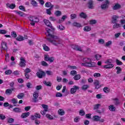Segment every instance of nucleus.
I'll list each match as a JSON object with an SVG mask.
<instances>
[{
    "label": "nucleus",
    "instance_id": "44",
    "mask_svg": "<svg viewBox=\"0 0 125 125\" xmlns=\"http://www.w3.org/2000/svg\"><path fill=\"white\" fill-rule=\"evenodd\" d=\"M120 24L115 23V24L113 25V29H118V28H120Z\"/></svg>",
    "mask_w": 125,
    "mask_h": 125
},
{
    "label": "nucleus",
    "instance_id": "59",
    "mask_svg": "<svg viewBox=\"0 0 125 125\" xmlns=\"http://www.w3.org/2000/svg\"><path fill=\"white\" fill-rule=\"evenodd\" d=\"M100 107V104H97L94 105V110H97V109H99Z\"/></svg>",
    "mask_w": 125,
    "mask_h": 125
},
{
    "label": "nucleus",
    "instance_id": "45",
    "mask_svg": "<svg viewBox=\"0 0 125 125\" xmlns=\"http://www.w3.org/2000/svg\"><path fill=\"white\" fill-rule=\"evenodd\" d=\"M94 77L95 78H99L100 77H101V74L99 73H95L94 74Z\"/></svg>",
    "mask_w": 125,
    "mask_h": 125
},
{
    "label": "nucleus",
    "instance_id": "50",
    "mask_svg": "<svg viewBox=\"0 0 125 125\" xmlns=\"http://www.w3.org/2000/svg\"><path fill=\"white\" fill-rule=\"evenodd\" d=\"M93 120H94V121H99L100 119V117H99V116H94L93 117Z\"/></svg>",
    "mask_w": 125,
    "mask_h": 125
},
{
    "label": "nucleus",
    "instance_id": "37",
    "mask_svg": "<svg viewBox=\"0 0 125 125\" xmlns=\"http://www.w3.org/2000/svg\"><path fill=\"white\" fill-rule=\"evenodd\" d=\"M43 83L47 86H51V83L49 82H47L46 81H44Z\"/></svg>",
    "mask_w": 125,
    "mask_h": 125
},
{
    "label": "nucleus",
    "instance_id": "9",
    "mask_svg": "<svg viewBox=\"0 0 125 125\" xmlns=\"http://www.w3.org/2000/svg\"><path fill=\"white\" fill-rule=\"evenodd\" d=\"M78 89H80V87L79 86L76 85L73 86V87L70 89V93H71V94L76 93Z\"/></svg>",
    "mask_w": 125,
    "mask_h": 125
},
{
    "label": "nucleus",
    "instance_id": "30",
    "mask_svg": "<svg viewBox=\"0 0 125 125\" xmlns=\"http://www.w3.org/2000/svg\"><path fill=\"white\" fill-rule=\"evenodd\" d=\"M116 70H117V74H121L122 72V68L120 66H117L116 67Z\"/></svg>",
    "mask_w": 125,
    "mask_h": 125
},
{
    "label": "nucleus",
    "instance_id": "54",
    "mask_svg": "<svg viewBox=\"0 0 125 125\" xmlns=\"http://www.w3.org/2000/svg\"><path fill=\"white\" fill-rule=\"evenodd\" d=\"M19 8L20 9V10H21L22 11H26V10L25 9V7L24 6L21 5L19 6Z\"/></svg>",
    "mask_w": 125,
    "mask_h": 125
},
{
    "label": "nucleus",
    "instance_id": "41",
    "mask_svg": "<svg viewBox=\"0 0 125 125\" xmlns=\"http://www.w3.org/2000/svg\"><path fill=\"white\" fill-rule=\"evenodd\" d=\"M58 28L60 30V31H64V30H65V27L63 26L62 25H59Z\"/></svg>",
    "mask_w": 125,
    "mask_h": 125
},
{
    "label": "nucleus",
    "instance_id": "34",
    "mask_svg": "<svg viewBox=\"0 0 125 125\" xmlns=\"http://www.w3.org/2000/svg\"><path fill=\"white\" fill-rule=\"evenodd\" d=\"M62 14V13L60 11H56L55 12V15H56V16H58V17L61 16Z\"/></svg>",
    "mask_w": 125,
    "mask_h": 125
},
{
    "label": "nucleus",
    "instance_id": "52",
    "mask_svg": "<svg viewBox=\"0 0 125 125\" xmlns=\"http://www.w3.org/2000/svg\"><path fill=\"white\" fill-rule=\"evenodd\" d=\"M45 7H50L51 6V3L50 2H47L45 4Z\"/></svg>",
    "mask_w": 125,
    "mask_h": 125
},
{
    "label": "nucleus",
    "instance_id": "4",
    "mask_svg": "<svg viewBox=\"0 0 125 125\" xmlns=\"http://www.w3.org/2000/svg\"><path fill=\"white\" fill-rule=\"evenodd\" d=\"M110 2L108 0H105V3L102 4L101 5V8H102L103 10H106L108 7H109V4Z\"/></svg>",
    "mask_w": 125,
    "mask_h": 125
},
{
    "label": "nucleus",
    "instance_id": "25",
    "mask_svg": "<svg viewBox=\"0 0 125 125\" xmlns=\"http://www.w3.org/2000/svg\"><path fill=\"white\" fill-rule=\"evenodd\" d=\"M80 16L81 18H83L84 19H85L87 17V16H86V14L85 13L82 12L80 13Z\"/></svg>",
    "mask_w": 125,
    "mask_h": 125
},
{
    "label": "nucleus",
    "instance_id": "23",
    "mask_svg": "<svg viewBox=\"0 0 125 125\" xmlns=\"http://www.w3.org/2000/svg\"><path fill=\"white\" fill-rule=\"evenodd\" d=\"M43 48L45 51H49L50 50V49L49 48L48 46L46 45L45 44H42Z\"/></svg>",
    "mask_w": 125,
    "mask_h": 125
},
{
    "label": "nucleus",
    "instance_id": "17",
    "mask_svg": "<svg viewBox=\"0 0 125 125\" xmlns=\"http://www.w3.org/2000/svg\"><path fill=\"white\" fill-rule=\"evenodd\" d=\"M28 116H30V112L24 113L21 114V118H22V119H25V118H27Z\"/></svg>",
    "mask_w": 125,
    "mask_h": 125
},
{
    "label": "nucleus",
    "instance_id": "49",
    "mask_svg": "<svg viewBox=\"0 0 125 125\" xmlns=\"http://www.w3.org/2000/svg\"><path fill=\"white\" fill-rule=\"evenodd\" d=\"M112 44V41H108L105 43V46L108 47V46H110Z\"/></svg>",
    "mask_w": 125,
    "mask_h": 125
},
{
    "label": "nucleus",
    "instance_id": "63",
    "mask_svg": "<svg viewBox=\"0 0 125 125\" xmlns=\"http://www.w3.org/2000/svg\"><path fill=\"white\" fill-rule=\"evenodd\" d=\"M35 118H38V119H41V114L40 113H35Z\"/></svg>",
    "mask_w": 125,
    "mask_h": 125
},
{
    "label": "nucleus",
    "instance_id": "11",
    "mask_svg": "<svg viewBox=\"0 0 125 125\" xmlns=\"http://www.w3.org/2000/svg\"><path fill=\"white\" fill-rule=\"evenodd\" d=\"M33 101L34 102H38V97H39V93L35 91L33 94Z\"/></svg>",
    "mask_w": 125,
    "mask_h": 125
},
{
    "label": "nucleus",
    "instance_id": "13",
    "mask_svg": "<svg viewBox=\"0 0 125 125\" xmlns=\"http://www.w3.org/2000/svg\"><path fill=\"white\" fill-rule=\"evenodd\" d=\"M114 64L111 63V64H107L106 65H105L104 66V69H112V68H113Z\"/></svg>",
    "mask_w": 125,
    "mask_h": 125
},
{
    "label": "nucleus",
    "instance_id": "6",
    "mask_svg": "<svg viewBox=\"0 0 125 125\" xmlns=\"http://www.w3.org/2000/svg\"><path fill=\"white\" fill-rule=\"evenodd\" d=\"M36 75L39 79H42V77H44V76H45V72L42 70H40L39 72L36 73Z\"/></svg>",
    "mask_w": 125,
    "mask_h": 125
},
{
    "label": "nucleus",
    "instance_id": "19",
    "mask_svg": "<svg viewBox=\"0 0 125 125\" xmlns=\"http://www.w3.org/2000/svg\"><path fill=\"white\" fill-rule=\"evenodd\" d=\"M83 31L84 32H89L90 31H91V27L89 26H86L84 27Z\"/></svg>",
    "mask_w": 125,
    "mask_h": 125
},
{
    "label": "nucleus",
    "instance_id": "15",
    "mask_svg": "<svg viewBox=\"0 0 125 125\" xmlns=\"http://www.w3.org/2000/svg\"><path fill=\"white\" fill-rule=\"evenodd\" d=\"M2 48L4 50H7V44L5 42H2L1 43Z\"/></svg>",
    "mask_w": 125,
    "mask_h": 125
},
{
    "label": "nucleus",
    "instance_id": "1",
    "mask_svg": "<svg viewBox=\"0 0 125 125\" xmlns=\"http://www.w3.org/2000/svg\"><path fill=\"white\" fill-rule=\"evenodd\" d=\"M44 22L47 27H49L51 28H46V31L47 32V33H45L46 35L48 37H50V38H47V41L52 44L53 45H55V46H57L58 47L63 46V41L62 40H61L59 37L51 34L53 33V31H54L55 29L52 27V25L51 24V23H50V21L45 19L44 20Z\"/></svg>",
    "mask_w": 125,
    "mask_h": 125
},
{
    "label": "nucleus",
    "instance_id": "39",
    "mask_svg": "<svg viewBox=\"0 0 125 125\" xmlns=\"http://www.w3.org/2000/svg\"><path fill=\"white\" fill-rule=\"evenodd\" d=\"M116 63L118 66H120L123 64V62L119 60L118 59L116 60Z\"/></svg>",
    "mask_w": 125,
    "mask_h": 125
},
{
    "label": "nucleus",
    "instance_id": "58",
    "mask_svg": "<svg viewBox=\"0 0 125 125\" xmlns=\"http://www.w3.org/2000/svg\"><path fill=\"white\" fill-rule=\"evenodd\" d=\"M11 36L13 38H16V37H17V34H16V32L13 31L11 32Z\"/></svg>",
    "mask_w": 125,
    "mask_h": 125
},
{
    "label": "nucleus",
    "instance_id": "12",
    "mask_svg": "<svg viewBox=\"0 0 125 125\" xmlns=\"http://www.w3.org/2000/svg\"><path fill=\"white\" fill-rule=\"evenodd\" d=\"M94 84L95 86L96 89H99V88H100V85L99 84V81L98 80H96L94 82Z\"/></svg>",
    "mask_w": 125,
    "mask_h": 125
},
{
    "label": "nucleus",
    "instance_id": "10",
    "mask_svg": "<svg viewBox=\"0 0 125 125\" xmlns=\"http://www.w3.org/2000/svg\"><path fill=\"white\" fill-rule=\"evenodd\" d=\"M118 19H119V16L113 15L112 17V23H113V24H116V23H118Z\"/></svg>",
    "mask_w": 125,
    "mask_h": 125
},
{
    "label": "nucleus",
    "instance_id": "38",
    "mask_svg": "<svg viewBox=\"0 0 125 125\" xmlns=\"http://www.w3.org/2000/svg\"><path fill=\"white\" fill-rule=\"evenodd\" d=\"M46 117L49 120H53V116L50 115V114H46Z\"/></svg>",
    "mask_w": 125,
    "mask_h": 125
},
{
    "label": "nucleus",
    "instance_id": "47",
    "mask_svg": "<svg viewBox=\"0 0 125 125\" xmlns=\"http://www.w3.org/2000/svg\"><path fill=\"white\" fill-rule=\"evenodd\" d=\"M12 73V71L11 70H7L5 71V74L6 75H11Z\"/></svg>",
    "mask_w": 125,
    "mask_h": 125
},
{
    "label": "nucleus",
    "instance_id": "24",
    "mask_svg": "<svg viewBox=\"0 0 125 125\" xmlns=\"http://www.w3.org/2000/svg\"><path fill=\"white\" fill-rule=\"evenodd\" d=\"M67 18V16L64 15L62 17V19L58 21V23H62L63 21H65V20Z\"/></svg>",
    "mask_w": 125,
    "mask_h": 125
},
{
    "label": "nucleus",
    "instance_id": "18",
    "mask_svg": "<svg viewBox=\"0 0 125 125\" xmlns=\"http://www.w3.org/2000/svg\"><path fill=\"white\" fill-rule=\"evenodd\" d=\"M58 113L60 116H64V115H65V111L62 109H60L58 110Z\"/></svg>",
    "mask_w": 125,
    "mask_h": 125
},
{
    "label": "nucleus",
    "instance_id": "35",
    "mask_svg": "<svg viewBox=\"0 0 125 125\" xmlns=\"http://www.w3.org/2000/svg\"><path fill=\"white\" fill-rule=\"evenodd\" d=\"M89 23L90 25H94L97 23V21H96L95 20H91L89 21Z\"/></svg>",
    "mask_w": 125,
    "mask_h": 125
},
{
    "label": "nucleus",
    "instance_id": "51",
    "mask_svg": "<svg viewBox=\"0 0 125 125\" xmlns=\"http://www.w3.org/2000/svg\"><path fill=\"white\" fill-rule=\"evenodd\" d=\"M68 69H71V70L77 69V66H76L68 65Z\"/></svg>",
    "mask_w": 125,
    "mask_h": 125
},
{
    "label": "nucleus",
    "instance_id": "20",
    "mask_svg": "<svg viewBox=\"0 0 125 125\" xmlns=\"http://www.w3.org/2000/svg\"><path fill=\"white\" fill-rule=\"evenodd\" d=\"M113 101H114V103L115 105H119V104H121V102H120V100H119V99L118 98H114L113 99Z\"/></svg>",
    "mask_w": 125,
    "mask_h": 125
},
{
    "label": "nucleus",
    "instance_id": "53",
    "mask_svg": "<svg viewBox=\"0 0 125 125\" xmlns=\"http://www.w3.org/2000/svg\"><path fill=\"white\" fill-rule=\"evenodd\" d=\"M71 19H75L77 18V14H72L70 16Z\"/></svg>",
    "mask_w": 125,
    "mask_h": 125
},
{
    "label": "nucleus",
    "instance_id": "61",
    "mask_svg": "<svg viewBox=\"0 0 125 125\" xmlns=\"http://www.w3.org/2000/svg\"><path fill=\"white\" fill-rule=\"evenodd\" d=\"M104 91L105 92V93H108V92H109V88L107 87H105L104 88Z\"/></svg>",
    "mask_w": 125,
    "mask_h": 125
},
{
    "label": "nucleus",
    "instance_id": "55",
    "mask_svg": "<svg viewBox=\"0 0 125 125\" xmlns=\"http://www.w3.org/2000/svg\"><path fill=\"white\" fill-rule=\"evenodd\" d=\"M5 115H3V114H0V120H2V121H3V120H5Z\"/></svg>",
    "mask_w": 125,
    "mask_h": 125
},
{
    "label": "nucleus",
    "instance_id": "42",
    "mask_svg": "<svg viewBox=\"0 0 125 125\" xmlns=\"http://www.w3.org/2000/svg\"><path fill=\"white\" fill-rule=\"evenodd\" d=\"M112 62H113V60L108 59L104 62V63L105 64H111Z\"/></svg>",
    "mask_w": 125,
    "mask_h": 125
},
{
    "label": "nucleus",
    "instance_id": "56",
    "mask_svg": "<svg viewBox=\"0 0 125 125\" xmlns=\"http://www.w3.org/2000/svg\"><path fill=\"white\" fill-rule=\"evenodd\" d=\"M17 14L20 15V16H21V17L24 16V13L22 12L21 11H17Z\"/></svg>",
    "mask_w": 125,
    "mask_h": 125
},
{
    "label": "nucleus",
    "instance_id": "26",
    "mask_svg": "<svg viewBox=\"0 0 125 125\" xmlns=\"http://www.w3.org/2000/svg\"><path fill=\"white\" fill-rule=\"evenodd\" d=\"M73 26L75 27H77V28H81L82 27V25L80 23L75 22L73 23Z\"/></svg>",
    "mask_w": 125,
    "mask_h": 125
},
{
    "label": "nucleus",
    "instance_id": "28",
    "mask_svg": "<svg viewBox=\"0 0 125 125\" xmlns=\"http://www.w3.org/2000/svg\"><path fill=\"white\" fill-rule=\"evenodd\" d=\"M31 4L32 5H33V6H34V7H37V6H38V3H37L35 0H32L31 1Z\"/></svg>",
    "mask_w": 125,
    "mask_h": 125
},
{
    "label": "nucleus",
    "instance_id": "32",
    "mask_svg": "<svg viewBox=\"0 0 125 125\" xmlns=\"http://www.w3.org/2000/svg\"><path fill=\"white\" fill-rule=\"evenodd\" d=\"M13 111L15 112V113H20L21 112V109L18 107H15L13 109Z\"/></svg>",
    "mask_w": 125,
    "mask_h": 125
},
{
    "label": "nucleus",
    "instance_id": "48",
    "mask_svg": "<svg viewBox=\"0 0 125 125\" xmlns=\"http://www.w3.org/2000/svg\"><path fill=\"white\" fill-rule=\"evenodd\" d=\"M11 101L13 103V104H17L18 103V101H17V99L15 98H13L11 100Z\"/></svg>",
    "mask_w": 125,
    "mask_h": 125
},
{
    "label": "nucleus",
    "instance_id": "16",
    "mask_svg": "<svg viewBox=\"0 0 125 125\" xmlns=\"http://www.w3.org/2000/svg\"><path fill=\"white\" fill-rule=\"evenodd\" d=\"M108 109L111 112H115L116 111V107H115L113 104H111L108 106Z\"/></svg>",
    "mask_w": 125,
    "mask_h": 125
},
{
    "label": "nucleus",
    "instance_id": "62",
    "mask_svg": "<svg viewBox=\"0 0 125 125\" xmlns=\"http://www.w3.org/2000/svg\"><path fill=\"white\" fill-rule=\"evenodd\" d=\"M25 73L28 74V73H31V69L29 68H26L25 70H24Z\"/></svg>",
    "mask_w": 125,
    "mask_h": 125
},
{
    "label": "nucleus",
    "instance_id": "7",
    "mask_svg": "<svg viewBox=\"0 0 125 125\" xmlns=\"http://www.w3.org/2000/svg\"><path fill=\"white\" fill-rule=\"evenodd\" d=\"M44 60L45 61H49L51 63L54 61V58L49 57V56L48 55H44Z\"/></svg>",
    "mask_w": 125,
    "mask_h": 125
},
{
    "label": "nucleus",
    "instance_id": "46",
    "mask_svg": "<svg viewBox=\"0 0 125 125\" xmlns=\"http://www.w3.org/2000/svg\"><path fill=\"white\" fill-rule=\"evenodd\" d=\"M101 57H102V56L99 55V54H97L95 56V58H96V60H97V61L100 60Z\"/></svg>",
    "mask_w": 125,
    "mask_h": 125
},
{
    "label": "nucleus",
    "instance_id": "21",
    "mask_svg": "<svg viewBox=\"0 0 125 125\" xmlns=\"http://www.w3.org/2000/svg\"><path fill=\"white\" fill-rule=\"evenodd\" d=\"M73 49L75 50H78L79 51H83V49L81 46L75 45L74 47H73Z\"/></svg>",
    "mask_w": 125,
    "mask_h": 125
},
{
    "label": "nucleus",
    "instance_id": "64",
    "mask_svg": "<svg viewBox=\"0 0 125 125\" xmlns=\"http://www.w3.org/2000/svg\"><path fill=\"white\" fill-rule=\"evenodd\" d=\"M71 75H72V76H75V75H77V71L75 70H72L70 72Z\"/></svg>",
    "mask_w": 125,
    "mask_h": 125
},
{
    "label": "nucleus",
    "instance_id": "29",
    "mask_svg": "<svg viewBox=\"0 0 125 125\" xmlns=\"http://www.w3.org/2000/svg\"><path fill=\"white\" fill-rule=\"evenodd\" d=\"M17 41L18 42H21L22 41H24V37L21 36H19L17 38H16Z\"/></svg>",
    "mask_w": 125,
    "mask_h": 125
},
{
    "label": "nucleus",
    "instance_id": "36",
    "mask_svg": "<svg viewBox=\"0 0 125 125\" xmlns=\"http://www.w3.org/2000/svg\"><path fill=\"white\" fill-rule=\"evenodd\" d=\"M81 79V75L78 74L76 75L74 77V79L75 80V81H78Z\"/></svg>",
    "mask_w": 125,
    "mask_h": 125
},
{
    "label": "nucleus",
    "instance_id": "43",
    "mask_svg": "<svg viewBox=\"0 0 125 125\" xmlns=\"http://www.w3.org/2000/svg\"><path fill=\"white\" fill-rule=\"evenodd\" d=\"M42 66H44V67H47L48 66V63L44 61H42L41 62Z\"/></svg>",
    "mask_w": 125,
    "mask_h": 125
},
{
    "label": "nucleus",
    "instance_id": "8",
    "mask_svg": "<svg viewBox=\"0 0 125 125\" xmlns=\"http://www.w3.org/2000/svg\"><path fill=\"white\" fill-rule=\"evenodd\" d=\"M20 60V67H26V61L25 60V59H24L23 57H21Z\"/></svg>",
    "mask_w": 125,
    "mask_h": 125
},
{
    "label": "nucleus",
    "instance_id": "14",
    "mask_svg": "<svg viewBox=\"0 0 125 125\" xmlns=\"http://www.w3.org/2000/svg\"><path fill=\"white\" fill-rule=\"evenodd\" d=\"M7 7H9V8H11V9H14L15 8V4H9V3H8L6 4Z\"/></svg>",
    "mask_w": 125,
    "mask_h": 125
},
{
    "label": "nucleus",
    "instance_id": "27",
    "mask_svg": "<svg viewBox=\"0 0 125 125\" xmlns=\"http://www.w3.org/2000/svg\"><path fill=\"white\" fill-rule=\"evenodd\" d=\"M5 93L7 95H10V94L12 93V90L11 89H7L6 90Z\"/></svg>",
    "mask_w": 125,
    "mask_h": 125
},
{
    "label": "nucleus",
    "instance_id": "40",
    "mask_svg": "<svg viewBox=\"0 0 125 125\" xmlns=\"http://www.w3.org/2000/svg\"><path fill=\"white\" fill-rule=\"evenodd\" d=\"M93 2L91 0L89 1L88 2V7L89 8H92L93 7V5H92Z\"/></svg>",
    "mask_w": 125,
    "mask_h": 125
},
{
    "label": "nucleus",
    "instance_id": "31",
    "mask_svg": "<svg viewBox=\"0 0 125 125\" xmlns=\"http://www.w3.org/2000/svg\"><path fill=\"white\" fill-rule=\"evenodd\" d=\"M24 93H21L17 95V97L18 99H22V98L24 97Z\"/></svg>",
    "mask_w": 125,
    "mask_h": 125
},
{
    "label": "nucleus",
    "instance_id": "33",
    "mask_svg": "<svg viewBox=\"0 0 125 125\" xmlns=\"http://www.w3.org/2000/svg\"><path fill=\"white\" fill-rule=\"evenodd\" d=\"M89 87V86L87 84H84L83 86H82V89L83 90H86Z\"/></svg>",
    "mask_w": 125,
    "mask_h": 125
},
{
    "label": "nucleus",
    "instance_id": "60",
    "mask_svg": "<svg viewBox=\"0 0 125 125\" xmlns=\"http://www.w3.org/2000/svg\"><path fill=\"white\" fill-rule=\"evenodd\" d=\"M62 94L60 92H57L56 94V97H62Z\"/></svg>",
    "mask_w": 125,
    "mask_h": 125
},
{
    "label": "nucleus",
    "instance_id": "3",
    "mask_svg": "<svg viewBox=\"0 0 125 125\" xmlns=\"http://www.w3.org/2000/svg\"><path fill=\"white\" fill-rule=\"evenodd\" d=\"M28 19L31 21L30 24L32 26H35L36 23H38L40 21L39 18L35 16H30L28 18Z\"/></svg>",
    "mask_w": 125,
    "mask_h": 125
},
{
    "label": "nucleus",
    "instance_id": "57",
    "mask_svg": "<svg viewBox=\"0 0 125 125\" xmlns=\"http://www.w3.org/2000/svg\"><path fill=\"white\" fill-rule=\"evenodd\" d=\"M79 114L80 116H84V115H85V112H84L83 110H81L80 111Z\"/></svg>",
    "mask_w": 125,
    "mask_h": 125
},
{
    "label": "nucleus",
    "instance_id": "2",
    "mask_svg": "<svg viewBox=\"0 0 125 125\" xmlns=\"http://www.w3.org/2000/svg\"><path fill=\"white\" fill-rule=\"evenodd\" d=\"M83 63H81V66L85 67H94L95 62H92V59L89 58H84L83 59Z\"/></svg>",
    "mask_w": 125,
    "mask_h": 125
},
{
    "label": "nucleus",
    "instance_id": "22",
    "mask_svg": "<svg viewBox=\"0 0 125 125\" xmlns=\"http://www.w3.org/2000/svg\"><path fill=\"white\" fill-rule=\"evenodd\" d=\"M121 8V5L119 4H116L113 7V9L114 10H117V9H120Z\"/></svg>",
    "mask_w": 125,
    "mask_h": 125
},
{
    "label": "nucleus",
    "instance_id": "5",
    "mask_svg": "<svg viewBox=\"0 0 125 125\" xmlns=\"http://www.w3.org/2000/svg\"><path fill=\"white\" fill-rule=\"evenodd\" d=\"M42 107L44 110L41 111V114H42V115H45L46 112L48 111V106H47L46 104H42Z\"/></svg>",
    "mask_w": 125,
    "mask_h": 125
}]
</instances>
